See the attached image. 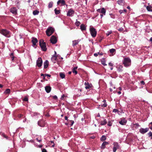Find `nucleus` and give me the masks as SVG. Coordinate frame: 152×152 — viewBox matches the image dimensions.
I'll return each instance as SVG.
<instances>
[{"label":"nucleus","instance_id":"obj_53","mask_svg":"<svg viewBox=\"0 0 152 152\" xmlns=\"http://www.w3.org/2000/svg\"><path fill=\"white\" fill-rule=\"evenodd\" d=\"M64 95H62L61 97V100H63L64 99Z\"/></svg>","mask_w":152,"mask_h":152},{"label":"nucleus","instance_id":"obj_17","mask_svg":"<svg viewBox=\"0 0 152 152\" xmlns=\"http://www.w3.org/2000/svg\"><path fill=\"white\" fill-rule=\"evenodd\" d=\"M109 143L108 142H104L102 144L101 146V148L102 149H104L105 148V146L106 145H108Z\"/></svg>","mask_w":152,"mask_h":152},{"label":"nucleus","instance_id":"obj_18","mask_svg":"<svg viewBox=\"0 0 152 152\" xmlns=\"http://www.w3.org/2000/svg\"><path fill=\"white\" fill-rule=\"evenodd\" d=\"M45 90L47 93H49L51 90V88L49 86H47L45 87Z\"/></svg>","mask_w":152,"mask_h":152},{"label":"nucleus","instance_id":"obj_61","mask_svg":"<svg viewBox=\"0 0 152 152\" xmlns=\"http://www.w3.org/2000/svg\"><path fill=\"white\" fill-rule=\"evenodd\" d=\"M98 54H99L100 55H103V53H100L99 52H98Z\"/></svg>","mask_w":152,"mask_h":152},{"label":"nucleus","instance_id":"obj_35","mask_svg":"<svg viewBox=\"0 0 152 152\" xmlns=\"http://www.w3.org/2000/svg\"><path fill=\"white\" fill-rule=\"evenodd\" d=\"M54 11L56 14H58L60 12V10H57L56 9H55Z\"/></svg>","mask_w":152,"mask_h":152},{"label":"nucleus","instance_id":"obj_5","mask_svg":"<svg viewBox=\"0 0 152 152\" xmlns=\"http://www.w3.org/2000/svg\"><path fill=\"white\" fill-rule=\"evenodd\" d=\"M90 30L92 36L93 37H95L97 33L96 29L93 27H91L90 28Z\"/></svg>","mask_w":152,"mask_h":152},{"label":"nucleus","instance_id":"obj_45","mask_svg":"<svg viewBox=\"0 0 152 152\" xmlns=\"http://www.w3.org/2000/svg\"><path fill=\"white\" fill-rule=\"evenodd\" d=\"M107 104L106 103H104L102 105V107H105L107 106Z\"/></svg>","mask_w":152,"mask_h":152},{"label":"nucleus","instance_id":"obj_43","mask_svg":"<svg viewBox=\"0 0 152 152\" xmlns=\"http://www.w3.org/2000/svg\"><path fill=\"white\" fill-rule=\"evenodd\" d=\"M112 33V31H109V32H107L106 34L107 35V36H108L110 34H111Z\"/></svg>","mask_w":152,"mask_h":152},{"label":"nucleus","instance_id":"obj_48","mask_svg":"<svg viewBox=\"0 0 152 152\" xmlns=\"http://www.w3.org/2000/svg\"><path fill=\"white\" fill-rule=\"evenodd\" d=\"M108 65L109 66H113V64L111 62L109 63H108Z\"/></svg>","mask_w":152,"mask_h":152},{"label":"nucleus","instance_id":"obj_24","mask_svg":"<svg viewBox=\"0 0 152 152\" xmlns=\"http://www.w3.org/2000/svg\"><path fill=\"white\" fill-rule=\"evenodd\" d=\"M123 66L122 65H120L118 68V71L119 72H121L123 71Z\"/></svg>","mask_w":152,"mask_h":152},{"label":"nucleus","instance_id":"obj_39","mask_svg":"<svg viewBox=\"0 0 152 152\" xmlns=\"http://www.w3.org/2000/svg\"><path fill=\"white\" fill-rule=\"evenodd\" d=\"M149 136V137H151V139H152V132H150L148 134Z\"/></svg>","mask_w":152,"mask_h":152},{"label":"nucleus","instance_id":"obj_7","mask_svg":"<svg viewBox=\"0 0 152 152\" xmlns=\"http://www.w3.org/2000/svg\"><path fill=\"white\" fill-rule=\"evenodd\" d=\"M114 146L113 148V152H115L117 149L119 148V146L118 143L117 142H115L113 143Z\"/></svg>","mask_w":152,"mask_h":152},{"label":"nucleus","instance_id":"obj_6","mask_svg":"<svg viewBox=\"0 0 152 152\" xmlns=\"http://www.w3.org/2000/svg\"><path fill=\"white\" fill-rule=\"evenodd\" d=\"M42 61L41 58H39L37 61V65L39 67L42 66Z\"/></svg>","mask_w":152,"mask_h":152},{"label":"nucleus","instance_id":"obj_9","mask_svg":"<svg viewBox=\"0 0 152 152\" xmlns=\"http://www.w3.org/2000/svg\"><path fill=\"white\" fill-rule=\"evenodd\" d=\"M149 130V129L148 128L144 129L141 128L140 129V132L142 134H144L147 132Z\"/></svg>","mask_w":152,"mask_h":152},{"label":"nucleus","instance_id":"obj_41","mask_svg":"<svg viewBox=\"0 0 152 152\" xmlns=\"http://www.w3.org/2000/svg\"><path fill=\"white\" fill-rule=\"evenodd\" d=\"M124 28L122 27H121L118 29V31L120 32H122Z\"/></svg>","mask_w":152,"mask_h":152},{"label":"nucleus","instance_id":"obj_29","mask_svg":"<svg viewBox=\"0 0 152 152\" xmlns=\"http://www.w3.org/2000/svg\"><path fill=\"white\" fill-rule=\"evenodd\" d=\"M80 29L82 31L85 30L86 29V27L83 24H82L80 26Z\"/></svg>","mask_w":152,"mask_h":152},{"label":"nucleus","instance_id":"obj_51","mask_svg":"<svg viewBox=\"0 0 152 152\" xmlns=\"http://www.w3.org/2000/svg\"><path fill=\"white\" fill-rule=\"evenodd\" d=\"M36 140H37V141L39 142H40L42 141V140L41 139H39L38 138H36Z\"/></svg>","mask_w":152,"mask_h":152},{"label":"nucleus","instance_id":"obj_55","mask_svg":"<svg viewBox=\"0 0 152 152\" xmlns=\"http://www.w3.org/2000/svg\"><path fill=\"white\" fill-rule=\"evenodd\" d=\"M45 76H47L48 77H50L51 76V75L49 74H45Z\"/></svg>","mask_w":152,"mask_h":152},{"label":"nucleus","instance_id":"obj_59","mask_svg":"<svg viewBox=\"0 0 152 152\" xmlns=\"http://www.w3.org/2000/svg\"><path fill=\"white\" fill-rule=\"evenodd\" d=\"M123 12V10H120L119 11V12L121 14Z\"/></svg>","mask_w":152,"mask_h":152},{"label":"nucleus","instance_id":"obj_62","mask_svg":"<svg viewBox=\"0 0 152 152\" xmlns=\"http://www.w3.org/2000/svg\"><path fill=\"white\" fill-rule=\"evenodd\" d=\"M149 41L150 42H152V37L150 38Z\"/></svg>","mask_w":152,"mask_h":152},{"label":"nucleus","instance_id":"obj_52","mask_svg":"<svg viewBox=\"0 0 152 152\" xmlns=\"http://www.w3.org/2000/svg\"><path fill=\"white\" fill-rule=\"evenodd\" d=\"M140 83H141V84H143V85H144L145 84V83L143 81H141Z\"/></svg>","mask_w":152,"mask_h":152},{"label":"nucleus","instance_id":"obj_4","mask_svg":"<svg viewBox=\"0 0 152 152\" xmlns=\"http://www.w3.org/2000/svg\"><path fill=\"white\" fill-rule=\"evenodd\" d=\"M123 64L126 67L129 66L131 64V60L128 58H125L123 61Z\"/></svg>","mask_w":152,"mask_h":152},{"label":"nucleus","instance_id":"obj_11","mask_svg":"<svg viewBox=\"0 0 152 152\" xmlns=\"http://www.w3.org/2000/svg\"><path fill=\"white\" fill-rule=\"evenodd\" d=\"M45 122L43 120H41L38 122V125L41 127H44L45 126Z\"/></svg>","mask_w":152,"mask_h":152},{"label":"nucleus","instance_id":"obj_63","mask_svg":"<svg viewBox=\"0 0 152 152\" xmlns=\"http://www.w3.org/2000/svg\"><path fill=\"white\" fill-rule=\"evenodd\" d=\"M118 88H119V90L120 91H121L122 90L121 88V87H119Z\"/></svg>","mask_w":152,"mask_h":152},{"label":"nucleus","instance_id":"obj_2","mask_svg":"<svg viewBox=\"0 0 152 152\" xmlns=\"http://www.w3.org/2000/svg\"><path fill=\"white\" fill-rule=\"evenodd\" d=\"M0 33L3 35L7 37H9L10 36V34L9 31L6 29H2Z\"/></svg>","mask_w":152,"mask_h":152},{"label":"nucleus","instance_id":"obj_42","mask_svg":"<svg viewBox=\"0 0 152 152\" xmlns=\"http://www.w3.org/2000/svg\"><path fill=\"white\" fill-rule=\"evenodd\" d=\"M2 136L6 138L7 139H8V137L6 136L4 134H2Z\"/></svg>","mask_w":152,"mask_h":152},{"label":"nucleus","instance_id":"obj_10","mask_svg":"<svg viewBox=\"0 0 152 152\" xmlns=\"http://www.w3.org/2000/svg\"><path fill=\"white\" fill-rule=\"evenodd\" d=\"M50 42L53 44L56 43L57 42V39L56 37L53 36H52L50 39Z\"/></svg>","mask_w":152,"mask_h":152},{"label":"nucleus","instance_id":"obj_44","mask_svg":"<svg viewBox=\"0 0 152 152\" xmlns=\"http://www.w3.org/2000/svg\"><path fill=\"white\" fill-rule=\"evenodd\" d=\"M118 111V110L116 109H114L113 110V112L114 113H116Z\"/></svg>","mask_w":152,"mask_h":152},{"label":"nucleus","instance_id":"obj_23","mask_svg":"<svg viewBox=\"0 0 152 152\" xmlns=\"http://www.w3.org/2000/svg\"><path fill=\"white\" fill-rule=\"evenodd\" d=\"M77 67L76 66L73 68V69L72 70V72L73 73H75V75H76L77 73Z\"/></svg>","mask_w":152,"mask_h":152},{"label":"nucleus","instance_id":"obj_26","mask_svg":"<svg viewBox=\"0 0 152 152\" xmlns=\"http://www.w3.org/2000/svg\"><path fill=\"white\" fill-rule=\"evenodd\" d=\"M10 57L12 59H11L12 61H13L14 60L15 58V56L13 55V53H11L10 54Z\"/></svg>","mask_w":152,"mask_h":152},{"label":"nucleus","instance_id":"obj_36","mask_svg":"<svg viewBox=\"0 0 152 152\" xmlns=\"http://www.w3.org/2000/svg\"><path fill=\"white\" fill-rule=\"evenodd\" d=\"M106 139V137L104 135H103L101 138V140L102 141H104Z\"/></svg>","mask_w":152,"mask_h":152},{"label":"nucleus","instance_id":"obj_49","mask_svg":"<svg viewBox=\"0 0 152 152\" xmlns=\"http://www.w3.org/2000/svg\"><path fill=\"white\" fill-rule=\"evenodd\" d=\"M112 125V123L110 122H109L107 124V125L109 126H111Z\"/></svg>","mask_w":152,"mask_h":152},{"label":"nucleus","instance_id":"obj_14","mask_svg":"<svg viewBox=\"0 0 152 152\" xmlns=\"http://www.w3.org/2000/svg\"><path fill=\"white\" fill-rule=\"evenodd\" d=\"M31 42L33 45L34 46L36 45V44L38 42V41L36 38L33 37L32 38Z\"/></svg>","mask_w":152,"mask_h":152},{"label":"nucleus","instance_id":"obj_33","mask_svg":"<svg viewBox=\"0 0 152 152\" xmlns=\"http://www.w3.org/2000/svg\"><path fill=\"white\" fill-rule=\"evenodd\" d=\"M53 2L52 1L50 2L48 4V7L49 8H51L53 6Z\"/></svg>","mask_w":152,"mask_h":152},{"label":"nucleus","instance_id":"obj_54","mask_svg":"<svg viewBox=\"0 0 152 152\" xmlns=\"http://www.w3.org/2000/svg\"><path fill=\"white\" fill-rule=\"evenodd\" d=\"M98 53H95L94 54V56L95 57H97L98 56Z\"/></svg>","mask_w":152,"mask_h":152},{"label":"nucleus","instance_id":"obj_19","mask_svg":"<svg viewBox=\"0 0 152 152\" xmlns=\"http://www.w3.org/2000/svg\"><path fill=\"white\" fill-rule=\"evenodd\" d=\"M80 40H75L72 41V45L73 46H74L75 45H77L79 42H80Z\"/></svg>","mask_w":152,"mask_h":152},{"label":"nucleus","instance_id":"obj_37","mask_svg":"<svg viewBox=\"0 0 152 152\" xmlns=\"http://www.w3.org/2000/svg\"><path fill=\"white\" fill-rule=\"evenodd\" d=\"M80 24V23L79 21H77L75 23V25L77 26H78Z\"/></svg>","mask_w":152,"mask_h":152},{"label":"nucleus","instance_id":"obj_31","mask_svg":"<svg viewBox=\"0 0 152 152\" xmlns=\"http://www.w3.org/2000/svg\"><path fill=\"white\" fill-rule=\"evenodd\" d=\"M39 13V12L37 10H35L33 12V14L34 15H37Z\"/></svg>","mask_w":152,"mask_h":152},{"label":"nucleus","instance_id":"obj_16","mask_svg":"<svg viewBox=\"0 0 152 152\" xmlns=\"http://www.w3.org/2000/svg\"><path fill=\"white\" fill-rule=\"evenodd\" d=\"M61 3L62 6H64L66 4L65 1L64 0H59L57 2V4L59 5Z\"/></svg>","mask_w":152,"mask_h":152},{"label":"nucleus","instance_id":"obj_64","mask_svg":"<svg viewBox=\"0 0 152 152\" xmlns=\"http://www.w3.org/2000/svg\"><path fill=\"white\" fill-rule=\"evenodd\" d=\"M118 93L119 94H120L121 93V92L120 91H118Z\"/></svg>","mask_w":152,"mask_h":152},{"label":"nucleus","instance_id":"obj_57","mask_svg":"<svg viewBox=\"0 0 152 152\" xmlns=\"http://www.w3.org/2000/svg\"><path fill=\"white\" fill-rule=\"evenodd\" d=\"M19 38L20 39H21L22 38V36L21 34H19Z\"/></svg>","mask_w":152,"mask_h":152},{"label":"nucleus","instance_id":"obj_60","mask_svg":"<svg viewBox=\"0 0 152 152\" xmlns=\"http://www.w3.org/2000/svg\"><path fill=\"white\" fill-rule=\"evenodd\" d=\"M95 137L94 136H93L91 137V138L92 139H94L95 138Z\"/></svg>","mask_w":152,"mask_h":152},{"label":"nucleus","instance_id":"obj_1","mask_svg":"<svg viewBox=\"0 0 152 152\" xmlns=\"http://www.w3.org/2000/svg\"><path fill=\"white\" fill-rule=\"evenodd\" d=\"M39 45L42 50L44 51H46L47 50V48L46 47V44L44 42L43 39H41L39 41Z\"/></svg>","mask_w":152,"mask_h":152},{"label":"nucleus","instance_id":"obj_3","mask_svg":"<svg viewBox=\"0 0 152 152\" xmlns=\"http://www.w3.org/2000/svg\"><path fill=\"white\" fill-rule=\"evenodd\" d=\"M54 31V29L53 28L49 27L46 31V34L48 36H50L53 33Z\"/></svg>","mask_w":152,"mask_h":152},{"label":"nucleus","instance_id":"obj_50","mask_svg":"<svg viewBox=\"0 0 152 152\" xmlns=\"http://www.w3.org/2000/svg\"><path fill=\"white\" fill-rule=\"evenodd\" d=\"M53 98L54 99H57V96H53Z\"/></svg>","mask_w":152,"mask_h":152},{"label":"nucleus","instance_id":"obj_20","mask_svg":"<svg viewBox=\"0 0 152 152\" xmlns=\"http://www.w3.org/2000/svg\"><path fill=\"white\" fill-rule=\"evenodd\" d=\"M48 60H46L44 63V68L46 69L47 68L48 66Z\"/></svg>","mask_w":152,"mask_h":152},{"label":"nucleus","instance_id":"obj_12","mask_svg":"<svg viewBox=\"0 0 152 152\" xmlns=\"http://www.w3.org/2000/svg\"><path fill=\"white\" fill-rule=\"evenodd\" d=\"M10 12L12 14L15 15L17 14V10L16 7H13L11 8L10 10Z\"/></svg>","mask_w":152,"mask_h":152},{"label":"nucleus","instance_id":"obj_34","mask_svg":"<svg viewBox=\"0 0 152 152\" xmlns=\"http://www.w3.org/2000/svg\"><path fill=\"white\" fill-rule=\"evenodd\" d=\"M10 92V90L9 89H7L4 92V93L5 94H9Z\"/></svg>","mask_w":152,"mask_h":152},{"label":"nucleus","instance_id":"obj_47","mask_svg":"<svg viewBox=\"0 0 152 152\" xmlns=\"http://www.w3.org/2000/svg\"><path fill=\"white\" fill-rule=\"evenodd\" d=\"M42 152H47V151L46 149L43 148L42 150Z\"/></svg>","mask_w":152,"mask_h":152},{"label":"nucleus","instance_id":"obj_46","mask_svg":"<svg viewBox=\"0 0 152 152\" xmlns=\"http://www.w3.org/2000/svg\"><path fill=\"white\" fill-rule=\"evenodd\" d=\"M70 121L71 122V124H70V125L72 126L73 125L74 123V121L72 120H70Z\"/></svg>","mask_w":152,"mask_h":152},{"label":"nucleus","instance_id":"obj_38","mask_svg":"<svg viewBox=\"0 0 152 152\" xmlns=\"http://www.w3.org/2000/svg\"><path fill=\"white\" fill-rule=\"evenodd\" d=\"M23 100L24 101H28V99L27 96H26L25 98L23 99Z\"/></svg>","mask_w":152,"mask_h":152},{"label":"nucleus","instance_id":"obj_22","mask_svg":"<svg viewBox=\"0 0 152 152\" xmlns=\"http://www.w3.org/2000/svg\"><path fill=\"white\" fill-rule=\"evenodd\" d=\"M57 58V56L55 55H53L51 58V60L54 63H55V61H56Z\"/></svg>","mask_w":152,"mask_h":152},{"label":"nucleus","instance_id":"obj_56","mask_svg":"<svg viewBox=\"0 0 152 152\" xmlns=\"http://www.w3.org/2000/svg\"><path fill=\"white\" fill-rule=\"evenodd\" d=\"M18 117L19 118H21V117H22L23 115H22V114H20L19 115H18Z\"/></svg>","mask_w":152,"mask_h":152},{"label":"nucleus","instance_id":"obj_13","mask_svg":"<svg viewBox=\"0 0 152 152\" xmlns=\"http://www.w3.org/2000/svg\"><path fill=\"white\" fill-rule=\"evenodd\" d=\"M127 120L124 118H122L121 121H119V123L122 125H125L126 122Z\"/></svg>","mask_w":152,"mask_h":152},{"label":"nucleus","instance_id":"obj_32","mask_svg":"<svg viewBox=\"0 0 152 152\" xmlns=\"http://www.w3.org/2000/svg\"><path fill=\"white\" fill-rule=\"evenodd\" d=\"M60 75L62 79L64 78L65 77V74L61 72L60 73Z\"/></svg>","mask_w":152,"mask_h":152},{"label":"nucleus","instance_id":"obj_25","mask_svg":"<svg viewBox=\"0 0 152 152\" xmlns=\"http://www.w3.org/2000/svg\"><path fill=\"white\" fill-rule=\"evenodd\" d=\"M102 64L104 66L107 65V64H105V61L104 58H103L101 60Z\"/></svg>","mask_w":152,"mask_h":152},{"label":"nucleus","instance_id":"obj_15","mask_svg":"<svg viewBox=\"0 0 152 152\" xmlns=\"http://www.w3.org/2000/svg\"><path fill=\"white\" fill-rule=\"evenodd\" d=\"M97 11L100 13H102L104 14V15H105L106 10L104 8H102L101 9H98Z\"/></svg>","mask_w":152,"mask_h":152},{"label":"nucleus","instance_id":"obj_21","mask_svg":"<svg viewBox=\"0 0 152 152\" xmlns=\"http://www.w3.org/2000/svg\"><path fill=\"white\" fill-rule=\"evenodd\" d=\"M85 85L86 86L85 88L86 89H89L91 88V86L89 84V83L88 82L85 83Z\"/></svg>","mask_w":152,"mask_h":152},{"label":"nucleus","instance_id":"obj_40","mask_svg":"<svg viewBox=\"0 0 152 152\" xmlns=\"http://www.w3.org/2000/svg\"><path fill=\"white\" fill-rule=\"evenodd\" d=\"M149 126L150 128L152 130V122H151L149 124Z\"/></svg>","mask_w":152,"mask_h":152},{"label":"nucleus","instance_id":"obj_8","mask_svg":"<svg viewBox=\"0 0 152 152\" xmlns=\"http://www.w3.org/2000/svg\"><path fill=\"white\" fill-rule=\"evenodd\" d=\"M75 12L72 9H69L67 13V15L68 16H72Z\"/></svg>","mask_w":152,"mask_h":152},{"label":"nucleus","instance_id":"obj_58","mask_svg":"<svg viewBox=\"0 0 152 152\" xmlns=\"http://www.w3.org/2000/svg\"><path fill=\"white\" fill-rule=\"evenodd\" d=\"M65 119L66 120H68V117L66 116H65Z\"/></svg>","mask_w":152,"mask_h":152},{"label":"nucleus","instance_id":"obj_27","mask_svg":"<svg viewBox=\"0 0 152 152\" xmlns=\"http://www.w3.org/2000/svg\"><path fill=\"white\" fill-rule=\"evenodd\" d=\"M146 9L148 11H152V7L150 6H148L146 7Z\"/></svg>","mask_w":152,"mask_h":152},{"label":"nucleus","instance_id":"obj_30","mask_svg":"<svg viewBox=\"0 0 152 152\" xmlns=\"http://www.w3.org/2000/svg\"><path fill=\"white\" fill-rule=\"evenodd\" d=\"M115 51V49H111L110 50V53H111V54L110 55V56H112L113 55V53Z\"/></svg>","mask_w":152,"mask_h":152},{"label":"nucleus","instance_id":"obj_28","mask_svg":"<svg viewBox=\"0 0 152 152\" xmlns=\"http://www.w3.org/2000/svg\"><path fill=\"white\" fill-rule=\"evenodd\" d=\"M107 123V121L106 119L104 120V121H101V122L100 124L101 125H104L106 124Z\"/></svg>","mask_w":152,"mask_h":152}]
</instances>
